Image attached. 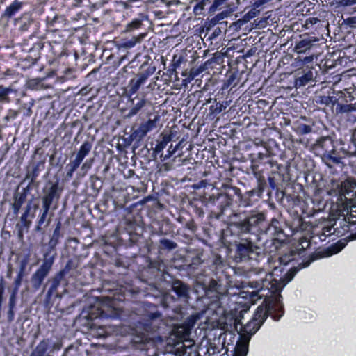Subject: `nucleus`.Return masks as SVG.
Returning <instances> with one entry per match:
<instances>
[{"label":"nucleus","instance_id":"1","mask_svg":"<svg viewBox=\"0 0 356 356\" xmlns=\"http://www.w3.org/2000/svg\"><path fill=\"white\" fill-rule=\"evenodd\" d=\"M277 269L274 270L275 272ZM296 270L289 271L284 277L276 279L273 273H268L265 278L259 281L250 282V286L256 291L250 292V298L259 296V298L265 297L262 305H259L254 312L253 319L259 322L260 325L264 322L268 316H270L275 321H279L284 314L283 305L281 302L282 296L277 293L282 289L295 276Z\"/></svg>","mask_w":356,"mask_h":356},{"label":"nucleus","instance_id":"2","mask_svg":"<svg viewBox=\"0 0 356 356\" xmlns=\"http://www.w3.org/2000/svg\"><path fill=\"white\" fill-rule=\"evenodd\" d=\"M54 262V257H47V254H44V258L42 265L33 273L31 277V282L35 290H38L42 285L44 278L49 274Z\"/></svg>","mask_w":356,"mask_h":356},{"label":"nucleus","instance_id":"3","mask_svg":"<svg viewBox=\"0 0 356 356\" xmlns=\"http://www.w3.org/2000/svg\"><path fill=\"white\" fill-rule=\"evenodd\" d=\"M259 250L250 242L239 243L236 245V255L241 260L253 259L259 254Z\"/></svg>","mask_w":356,"mask_h":356},{"label":"nucleus","instance_id":"4","mask_svg":"<svg viewBox=\"0 0 356 356\" xmlns=\"http://www.w3.org/2000/svg\"><path fill=\"white\" fill-rule=\"evenodd\" d=\"M159 119V116L156 115L154 119L148 120L147 122L141 124L137 129L133 131L132 136L139 140L143 139L147 133L156 128Z\"/></svg>","mask_w":356,"mask_h":356},{"label":"nucleus","instance_id":"5","mask_svg":"<svg viewBox=\"0 0 356 356\" xmlns=\"http://www.w3.org/2000/svg\"><path fill=\"white\" fill-rule=\"evenodd\" d=\"M153 72L146 71L145 72L141 73L137 76L136 79H132L129 81L128 88V95L129 97L136 94L140 89V86L143 85L149 76L152 74Z\"/></svg>","mask_w":356,"mask_h":356},{"label":"nucleus","instance_id":"6","mask_svg":"<svg viewBox=\"0 0 356 356\" xmlns=\"http://www.w3.org/2000/svg\"><path fill=\"white\" fill-rule=\"evenodd\" d=\"M261 325L259 324V321H257L253 318L248 322L241 330L243 332V339L241 341L237 343L236 347L238 344L245 341H247L248 344L250 337L257 332Z\"/></svg>","mask_w":356,"mask_h":356},{"label":"nucleus","instance_id":"7","mask_svg":"<svg viewBox=\"0 0 356 356\" xmlns=\"http://www.w3.org/2000/svg\"><path fill=\"white\" fill-rule=\"evenodd\" d=\"M318 41V39L315 37H308L303 38L297 42L295 45L294 49L297 54H304L309 50L314 42Z\"/></svg>","mask_w":356,"mask_h":356},{"label":"nucleus","instance_id":"8","mask_svg":"<svg viewBox=\"0 0 356 356\" xmlns=\"http://www.w3.org/2000/svg\"><path fill=\"white\" fill-rule=\"evenodd\" d=\"M28 216L26 214H22L20 218V223H17L15 226L19 241H23L24 234L28 232L31 225V221L28 220Z\"/></svg>","mask_w":356,"mask_h":356},{"label":"nucleus","instance_id":"9","mask_svg":"<svg viewBox=\"0 0 356 356\" xmlns=\"http://www.w3.org/2000/svg\"><path fill=\"white\" fill-rule=\"evenodd\" d=\"M191 331L188 328L186 327L183 324L179 325L175 327L172 330V334L175 336V337L181 341H190L189 337L191 334Z\"/></svg>","mask_w":356,"mask_h":356},{"label":"nucleus","instance_id":"10","mask_svg":"<svg viewBox=\"0 0 356 356\" xmlns=\"http://www.w3.org/2000/svg\"><path fill=\"white\" fill-rule=\"evenodd\" d=\"M22 6L23 3L22 1H14L9 6L6 7L2 14V17L11 18L22 9Z\"/></svg>","mask_w":356,"mask_h":356},{"label":"nucleus","instance_id":"11","mask_svg":"<svg viewBox=\"0 0 356 356\" xmlns=\"http://www.w3.org/2000/svg\"><path fill=\"white\" fill-rule=\"evenodd\" d=\"M339 186L338 193L340 195H346L356 189V181L353 179H347Z\"/></svg>","mask_w":356,"mask_h":356},{"label":"nucleus","instance_id":"12","mask_svg":"<svg viewBox=\"0 0 356 356\" xmlns=\"http://www.w3.org/2000/svg\"><path fill=\"white\" fill-rule=\"evenodd\" d=\"M316 149H321L323 153H329L334 151V145L332 140L327 137L321 138L316 145Z\"/></svg>","mask_w":356,"mask_h":356},{"label":"nucleus","instance_id":"13","mask_svg":"<svg viewBox=\"0 0 356 356\" xmlns=\"http://www.w3.org/2000/svg\"><path fill=\"white\" fill-rule=\"evenodd\" d=\"M172 288L173 291L179 297L186 298L188 296V288L186 284L179 280L173 282Z\"/></svg>","mask_w":356,"mask_h":356},{"label":"nucleus","instance_id":"14","mask_svg":"<svg viewBox=\"0 0 356 356\" xmlns=\"http://www.w3.org/2000/svg\"><path fill=\"white\" fill-rule=\"evenodd\" d=\"M50 339L42 340L33 350L30 356H44L48 350Z\"/></svg>","mask_w":356,"mask_h":356},{"label":"nucleus","instance_id":"15","mask_svg":"<svg viewBox=\"0 0 356 356\" xmlns=\"http://www.w3.org/2000/svg\"><path fill=\"white\" fill-rule=\"evenodd\" d=\"M65 275L64 271L59 272L56 276L53 279L52 283L47 291V298L50 299L54 293L57 290L60 285V281Z\"/></svg>","mask_w":356,"mask_h":356},{"label":"nucleus","instance_id":"16","mask_svg":"<svg viewBox=\"0 0 356 356\" xmlns=\"http://www.w3.org/2000/svg\"><path fill=\"white\" fill-rule=\"evenodd\" d=\"M264 221V216L262 213L253 215L244 220V225L247 226V229L250 230L253 226H256Z\"/></svg>","mask_w":356,"mask_h":356},{"label":"nucleus","instance_id":"17","mask_svg":"<svg viewBox=\"0 0 356 356\" xmlns=\"http://www.w3.org/2000/svg\"><path fill=\"white\" fill-rule=\"evenodd\" d=\"M313 72L312 70H308L302 76L297 78L295 80V87L298 88L305 86L313 79Z\"/></svg>","mask_w":356,"mask_h":356},{"label":"nucleus","instance_id":"18","mask_svg":"<svg viewBox=\"0 0 356 356\" xmlns=\"http://www.w3.org/2000/svg\"><path fill=\"white\" fill-rule=\"evenodd\" d=\"M56 188H57L56 186H55V185L53 186L50 188L49 193L47 196L43 197V199H42V207L44 209L43 211L49 212L51 204L52 203L53 199L55 195V193L56 191Z\"/></svg>","mask_w":356,"mask_h":356},{"label":"nucleus","instance_id":"19","mask_svg":"<svg viewBox=\"0 0 356 356\" xmlns=\"http://www.w3.org/2000/svg\"><path fill=\"white\" fill-rule=\"evenodd\" d=\"M232 10H224V11L217 14L213 17H212L211 19H209V25L210 26H213L216 25L218 22H220V21L228 17L230 15V14L232 13Z\"/></svg>","mask_w":356,"mask_h":356},{"label":"nucleus","instance_id":"20","mask_svg":"<svg viewBox=\"0 0 356 356\" xmlns=\"http://www.w3.org/2000/svg\"><path fill=\"white\" fill-rule=\"evenodd\" d=\"M143 35L134 36L130 40H124L120 44V47L124 49H130L134 47L137 43L140 42Z\"/></svg>","mask_w":356,"mask_h":356},{"label":"nucleus","instance_id":"21","mask_svg":"<svg viewBox=\"0 0 356 356\" xmlns=\"http://www.w3.org/2000/svg\"><path fill=\"white\" fill-rule=\"evenodd\" d=\"M172 139L171 135H162V139L156 145L154 151L157 153L162 152Z\"/></svg>","mask_w":356,"mask_h":356},{"label":"nucleus","instance_id":"22","mask_svg":"<svg viewBox=\"0 0 356 356\" xmlns=\"http://www.w3.org/2000/svg\"><path fill=\"white\" fill-rule=\"evenodd\" d=\"M146 99L145 98L140 99L132 108H130L127 116L131 118L136 115L146 104Z\"/></svg>","mask_w":356,"mask_h":356},{"label":"nucleus","instance_id":"23","mask_svg":"<svg viewBox=\"0 0 356 356\" xmlns=\"http://www.w3.org/2000/svg\"><path fill=\"white\" fill-rule=\"evenodd\" d=\"M90 149L91 145L88 142H84L80 147L76 157L83 161L84 158L89 154Z\"/></svg>","mask_w":356,"mask_h":356},{"label":"nucleus","instance_id":"24","mask_svg":"<svg viewBox=\"0 0 356 356\" xmlns=\"http://www.w3.org/2000/svg\"><path fill=\"white\" fill-rule=\"evenodd\" d=\"M337 99L333 96H318L316 102L319 104H324L326 106H334Z\"/></svg>","mask_w":356,"mask_h":356},{"label":"nucleus","instance_id":"25","mask_svg":"<svg viewBox=\"0 0 356 356\" xmlns=\"http://www.w3.org/2000/svg\"><path fill=\"white\" fill-rule=\"evenodd\" d=\"M202 315L200 314H195L190 316L187 318V319L182 323L186 327L188 328V330L191 332V330L197 323L198 320L200 319Z\"/></svg>","mask_w":356,"mask_h":356},{"label":"nucleus","instance_id":"26","mask_svg":"<svg viewBox=\"0 0 356 356\" xmlns=\"http://www.w3.org/2000/svg\"><path fill=\"white\" fill-rule=\"evenodd\" d=\"M228 105L229 104L227 102H217L215 105L210 106V111L211 114L218 115L225 110Z\"/></svg>","mask_w":356,"mask_h":356},{"label":"nucleus","instance_id":"27","mask_svg":"<svg viewBox=\"0 0 356 356\" xmlns=\"http://www.w3.org/2000/svg\"><path fill=\"white\" fill-rule=\"evenodd\" d=\"M60 225H61L60 222H58L56 225V228H55V229L54 231V233H53V236H52L51 238L49 241V245L51 248H54L58 243V238H59V236H60Z\"/></svg>","mask_w":356,"mask_h":356},{"label":"nucleus","instance_id":"28","mask_svg":"<svg viewBox=\"0 0 356 356\" xmlns=\"http://www.w3.org/2000/svg\"><path fill=\"white\" fill-rule=\"evenodd\" d=\"M344 246L345 243L341 241H339L338 243L332 245L327 249V251L329 252L327 256L337 254L344 248Z\"/></svg>","mask_w":356,"mask_h":356},{"label":"nucleus","instance_id":"29","mask_svg":"<svg viewBox=\"0 0 356 356\" xmlns=\"http://www.w3.org/2000/svg\"><path fill=\"white\" fill-rule=\"evenodd\" d=\"M13 92V89L10 87H4L0 86V101L9 102L8 95Z\"/></svg>","mask_w":356,"mask_h":356},{"label":"nucleus","instance_id":"30","mask_svg":"<svg viewBox=\"0 0 356 356\" xmlns=\"http://www.w3.org/2000/svg\"><path fill=\"white\" fill-rule=\"evenodd\" d=\"M248 354V342L245 341L238 345L236 348L234 356H247Z\"/></svg>","mask_w":356,"mask_h":356},{"label":"nucleus","instance_id":"31","mask_svg":"<svg viewBox=\"0 0 356 356\" xmlns=\"http://www.w3.org/2000/svg\"><path fill=\"white\" fill-rule=\"evenodd\" d=\"M260 13V9L256 8L253 5L252 8L246 13L243 16V20L245 22H248L250 19H253L256 16H257Z\"/></svg>","mask_w":356,"mask_h":356},{"label":"nucleus","instance_id":"32","mask_svg":"<svg viewBox=\"0 0 356 356\" xmlns=\"http://www.w3.org/2000/svg\"><path fill=\"white\" fill-rule=\"evenodd\" d=\"M160 243H161V245H162L163 248L168 250H174L177 246V245L175 242H174L172 240L167 239V238L161 239Z\"/></svg>","mask_w":356,"mask_h":356},{"label":"nucleus","instance_id":"33","mask_svg":"<svg viewBox=\"0 0 356 356\" xmlns=\"http://www.w3.org/2000/svg\"><path fill=\"white\" fill-rule=\"evenodd\" d=\"M227 1V0H214L212 5L209 8V12L215 13Z\"/></svg>","mask_w":356,"mask_h":356},{"label":"nucleus","instance_id":"34","mask_svg":"<svg viewBox=\"0 0 356 356\" xmlns=\"http://www.w3.org/2000/svg\"><path fill=\"white\" fill-rule=\"evenodd\" d=\"M312 131V127L305 124H301L297 127V131L300 134H307L311 133Z\"/></svg>","mask_w":356,"mask_h":356},{"label":"nucleus","instance_id":"35","mask_svg":"<svg viewBox=\"0 0 356 356\" xmlns=\"http://www.w3.org/2000/svg\"><path fill=\"white\" fill-rule=\"evenodd\" d=\"M278 224H279V222L277 220H276L275 218L272 219L271 222H270V225L268 226V227L267 228L266 232H269L272 234L278 232H279L277 229Z\"/></svg>","mask_w":356,"mask_h":356},{"label":"nucleus","instance_id":"36","mask_svg":"<svg viewBox=\"0 0 356 356\" xmlns=\"http://www.w3.org/2000/svg\"><path fill=\"white\" fill-rule=\"evenodd\" d=\"M141 26V21L138 19H134L131 22L127 24L126 30L131 31L134 29H138Z\"/></svg>","mask_w":356,"mask_h":356},{"label":"nucleus","instance_id":"37","mask_svg":"<svg viewBox=\"0 0 356 356\" xmlns=\"http://www.w3.org/2000/svg\"><path fill=\"white\" fill-rule=\"evenodd\" d=\"M338 7H347L356 5V0H337Z\"/></svg>","mask_w":356,"mask_h":356},{"label":"nucleus","instance_id":"38","mask_svg":"<svg viewBox=\"0 0 356 356\" xmlns=\"http://www.w3.org/2000/svg\"><path fill=\"white\" fill-rule=\"evenodd\" d=\"M47 214H48V212L43 211L42 213L40 216L38 221V225L35 227V229L37 231H40L41 230V227L44 224V222H45L47 216Z\"/></svg>","mask_w":356,"mask_h":356},{"label":"nucleus","instance_id":"39","mask_svg":"<svg viewBox=\"0 0 356 356\" xmlns=\"http://www.w3.org/2000/svg\"><path fill=\"white\" fill-rule=\"evenodd\" d=\"M320 20L317 17H309L307 18L305 22V27L306 29H309L312 26L319 22Z\"/></svg>","mask_w":356,"mask_h":356},{"label":"nucleus","instance_id":"40","mask_svg":"<svg viewBox=\"0 0 356 356\" xmlns=\"http://www.w3.org/2000/svg\"><path fill=\"white\" fill-rule=\"evenodd\" d=\"M332 152L329 153H322L324 159L332 161L334 163H341V159L339 157H334L332 156Z\"/></svg>","mask_w":356,"mask_h":356},{"label":"nucleus","instance_id":"41","mask_svg":"<svg viewBox=\"0 0 356 356\" xmlns=\"http://www.w3.org/2000/svg\"><path fill=\"white\" fill-rule=\"evenodd\" d=\"M343 24L347 25L349 27H355L356 26V16L350 17L343 19Z\"/></svg>","mask_w":356,"mask_h":356},{"label":"nucleus","instance_id":"42","mask_svg":"<svg viewBox=\"0 0 356 356\" xmlns=\"http://www.w3.org/2000/svg\"><path fill=\"white\" fill-rule=\"evenodd\" d=\"M179 144L177 145L176 146L173 147L172 145H170L168 149L167 154L164 156V159H168L170 157H171L177 150L179 148Z\"/></svg>","mask_w":356,"mask_h":356},{"label":"nucleus","instance_id":"43","mask_svg":"<svg viewBox=\"0 0 356 356\" xmlns=\"http://www.w3.org/2000/svg\"><path fill=\"white\" fill-rule=\"evenodd\" d=\"M197 75V73L191 72L187 78L182 80V86H186L189 83H191L195 77Z\"/></svg>","mask_w":356,"mask_h":356},{"label":"nucleus","instance_id":"44","mask_svg":"<svg viewBox=\"0 0 356 356\" xmlns=\"http://www.w3.org/2000/svg\"><path fill=\"white\" fill-rule=\"evenodd\" d=\"M270 0H256L254 3H253V6L257 8L260 9L262 8V6L267 3H268Z\"/></svg>","mask_w":356,"mask_h":356},{"label":"nucleus","instance_id":"45","mask_svg":"<svg viewBox=\"0 0 356 356\" xmlns=\"http://www.w3.org/2000/svg\"><path fill=\"white\" fill-rule=\"evenodd\" d=\"M82 161H83L76 157L70 163V168H72V170H76Z\"/></svg>","mask_w":356,"mask_h":356},{"label":"nucleus","instance_id":"46","mask_svg":"<svg viewBox=\"0 0 356 356\" xmlns=\"http://www.w3.org/2000/svg\"><path fill=\"white\" fill-rule=\"evenodd\" d=\"M27 264H28V258L26 257L23 260L21 261L19 270L18 273L24 274Z\"/></svg>","mask_w":356,"mask_h":356},{"label":"nucleus","instance_id":"47","mask_svg":"<svg viewBox=\"0 0 356 356\" xmlns=\"http://www.w3.org/2000/svg\"><path fill=\"white\" fill-rule=\"evenodd\" d=\"M24 274H22V273H18L17 275V277L15 280V288L17 289L20 285H21V283H22V280L23 279V277H24Z\"/></svg>","mask_w":356,"mask_h":356},{"label":"nucleus","instance_id":"48","mask_svg":"<svg viewBox=\"0 0 356 356\" xmlns=\"http://www.w3.org/2000/svg\"><path fill=\"white\" fill-rule=\"evenodd\" d=\"M207 185V181L202 180L200 182H198L197 184H194L193 187L194 189H200L202 188L206 187Z\"/></svg>","mask_w":356,"mask_h":356},{"label":"nucleus","instance_id":"49","mask_svg":"<svg viewBox=\"0 0 356 356\" xmlns=\"http://www.w3.org/2000/svg\"><path fill=\"white\" fill-rule=\"evenodd\" d=\"M100 318H117L116 314H108L104 309L101 312Z\"/></svg>","mask_w":356,"mask_h":356},{"label":"nucleus","instance_id":"50","mask_svg":"<svg viewBox=\"0 0 356 356\" xmlns=\"http://www.w3.org/2000/svg\"><path fill=\"white\" fill-rule=\"evenodd\" d=\"M22 204V202L21 201H18L17 202H15L13 204V211H14L15 214L18 213V212L21 208Z\"/></svg>","mask_w":356,"mask_h":356},{"label":"nucleus","instance_id":"51","mask_svg":"<svg viewBox=\"0 0 356 356\" xmlns=\"http://www.w3.org/2000/svg\"><path fill=\"white\" fill-rule=\"evenodd\" d=\"M3 293H4V283H3V280L1 279V282H0V302H1V299L3 297Z\"/></svg>","mask_w":356,"mask_h":356},{"label":"nucleus","instance_id":"52","mask_svg":"<svg viewBox=\"0 0 356 356\" xmlns=\"http://www.w3.org/2000/svg\"><path fill=\"white\" fill-rule=\"evenodd\" d=\"M181 61H182V59H181V58H180L177 61L174 62L172 64V67H173V70H175L177 68H178L180 66Z\"/></svg>","mask_w":356,"mask_h":356},{"label":"nucleus","instance_id":"53","mask_svg":"<svg viewBox=\"0 0 356 356\" xmlns=\"http://www.w3.org/2000/svg\"><path fill=\"white\" fill-rule=\"evenodd\" d=\"M314 56H306L303 58L302 61L304 63H309L314 60Z\"/></svg>","mask_w":356,"mask_h":356},{"label":"nucleus","instance_id":"54","mask_svg":"<svg viewBox=\"0 0 356 356\" xmlns=\"http://www.w3.org/2000/svg\"><path fill=\"white\" fill-rule=\"evenodd\" d=\"M31 209V202H29L26 205V210H25V211H24V213L23 214H26L27 216H29Z\"/></svg>","mask_w":356,"mask_h":356},{"label":"nucleus","instance_id":"55","mask_svg":"<svg viewBox=\"0 0 356 356\" xmlns=\"http://www.w3.org/2000/svg\"><path fill=\"white\" fill-rule=\"evenodd\" d=\"M75 171L76 170H72V168H70L68 172H67V177L71 178Z\"/></svg>","mask_w":356,"mask_h":356},{"label":"nucleus","instance_id":"56","mask_svg":"<svg viewBox=\"0 0 356 356\" xmlns=\"http://www.w3.org/2000/svg\"><path fill=\"white\" fill-rule=\"evenodd\" d=\"M349 107H350V105L344 106L343 108H341V111L343 112L349 111Z\"/></svg>","mask_w":356,"mask_h":356},{"label":"nucleus","instance_id":"57","mask_svg":"<svg viewBox=\"0 0 356 356\" xmlns=\"http://www.w3.org/2000/svg\"><path fill=\"white\" fill-rule=\"evenodd\" d=\"M90 168V165H88L87 163H83L82 167H81L82 170L89 169Z\"/></svg>","mask_w":356,"mask_h":356},{"label":"nucleus","instance_id":"58","mask_svg":"<svg viewBox=\"0 0 356 356\" xmlns=\"http://www.w3.org/2000/svg\"><path fill=\"white\" fill-rule=\"evenodd\" d=\"M60 346H59L58 344H54V348H55V349H58V350H59V349H60Z\"/></svg>","mask_w":356,"mask_h":356},{"label":"nucleus","instance_id":"59","mask_svg":"<svg viewBox=\"0 0 356 356\" xmlns=\"http://www.w3.org/2000/svg\"><path fill=\"white\" fill-rule=\"evenodd\" d=\"M234 79V76H232L229 79V82L230 83L232 81H233Z\"/></svg>","mask_w":356,"mask_h":356},{"label":"nucleus","instance_id":"60","mask_svg":"<svg viewBox=\"0 0 356 356\" xmlns=\"http://www.w3.org/2000/svg\"><path fill=\"white\" fill-rule=\"evenodd\" d=\"M355 238H356V237H355Z\"/></svg>","mask_w":356,"mask_h":356}]
</instances>
